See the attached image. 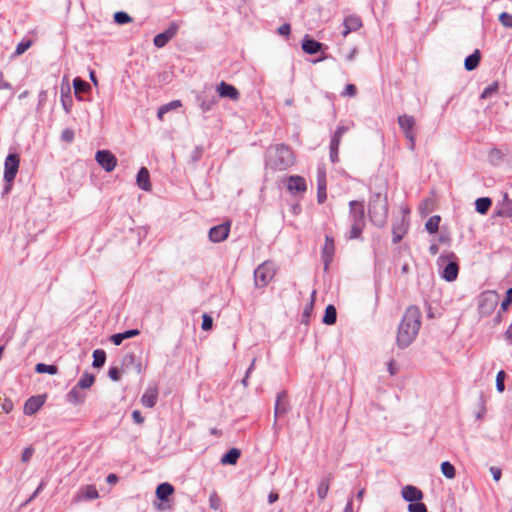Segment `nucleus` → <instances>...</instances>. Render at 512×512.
<instances>
[{"label": "nucleus", "mask_w": 512, "mask_h": 512, "mask_svg": "<svg viewBox=\"0 0 512 512\" xmlns=\"http://www.w3.org/2000/svg\"><path fill=\"white\" fill-rule=\"evenodd\" d=\"M421 327V311L417 306H409L400 322L397 333V344L401 348L410 345L418 335Z\"/></svg>", "instance_id": "obj_1"}, {"label": "nucleus", "mask_w": 512, "mask_h": 512, "mask_svg": "<svg viewBox=\"0 0 512 512\" xmlns=\"http://www.w3.org/2000/svg\"><path fill=\"white\" fill-rule=\"evenodd\" d=\"M368 211L371 221L377 226H383L387 220L388 215L386 196L380 193L373 195L369 202Z\"/></svg>", "instance_id": "obj_2"}, {"label": "nucleus", "mask_w": 512, "mask_h": 512, "mask_svg": "<svg viewBox=\"0 0 512 512\" xmlns=\"http://www.w3.org/2000/svg\"><path fill=\"white\" fill-rule=\"evenodd\" d=\"M350 218L352 221L351 229L348 234L349 239H358L365 227L364 205L359 201H350Z\"/></svg>", "instance_id": "obj_3"}, {"label": "nucleus", "mask_w": 512, "mask_h": 512, "mask_svg": "<svg viewBox=\"0 0 512 512\" xmlns=\"http://www.w3.org/2000/svg\"><path fill=\"white\" fill-rule=\"evenodd\" d=\"M276 275L274 263L266 261L260 264L254 271V283L256 287H266Z\"/></svg>", "instance_id": "obj_4"}, {"label": "nucleus", "mask_w": 512, "mask_h": 512, "mask_svg": "<svg viewBox=\"0 0 512 512\" xmlns=\"http://www.w3.org/2000/svg\"><path fill=\"white\" fill-rule=\"evenodd\" d=\"M293 163L294 156L290 148L283 144L277 145L275 148V156L271 160L272 167L277 170H285L292 166Z\"/></svg>", "instance_id": "obj_5"}, {"label": "nucleus", "mask_w": 512, "mask_h": 512, "mask_svg": "<svg viewBox=\"0 0 512 512\" xmlns=\"http://www.w3.org/2000/svg\"><path fill=\"white\" fill-rule=\"evenodd\" d=\"M398 124L404 133L406 139L409 141V149H415V139H416V120L413 116L403 114L398 117Z\"/></svg>", "instance_id": "obj_6"}, {"label": "nucleus", "mask_w": 512, "mask_h": 512, "mask_svg": "<svg viewBox=\"0 0 512 512\" xmlns=\"http://www.w3.org/2000/svg\"><path fill=\"white\" fill-rule=\"evenodd\" d=\"M499 295L494 291H486L481 294L479 300V313L482 316L490 315L498 305Z\"/></svg>", "instance_id": "obj_7"}, {"label": "nucleus", "mask_w": 512, "mask_h": 512, "mask_svg": "<svg viewBox=\"0 0 512 512\" xmlns=\"http://www.w3.org/2000/svg\"><path fill=\"white\" fill-rule=\"evenodd\" d=\"M20 165V157L17 154H9L5 159L4 179L12 183L16 177Z\"/></svg>", "instance_id": "obj_8"}, {"label": "nucleus", "mask_w": 512, "mask_h": 512, "mask_svg": "<svg viewBox=\"0 0 512 512\" xmlns=\"http://www.w3.org/2000/svg\"><path fill=\"white\" fill-rule=\"evenodd\" d=\"M95 159L106 172L113 171L117 166V158L109 150L97 151Z\"/></svg>", "instance_id": "obj_9"}, {"label": "nucleus", "mask_w": 512, "mask_h": 512, "mask_svg": "<svg viewBox=\"0 0 512 512\" xmlns=\"http://www.w3.org/2000/svg\"><path fill=\"white\" fill-rule=\"evenodd\" d=\"M348 131V127L339 126L334 132L330 143V159L333 163L339 161V147L342 136Z\"/></svg>", "instance_id": "obj_10"}, {"label": "nucleus", "mask_w": 512, "mask_h": 512, "mask_svg": "<svg viewBox=\"0 0 512 512\" xmlns=\"http://www.w3.org/2000/svg\"><path fill=\"white\" fill-rule=\"evenodd\" d=\"M230 227V222H225L212 227L208 234L210 241L213 243H219L227 239Z\"/></svg>", "instance_id": "obj_11"}, {"label": "nucleus", "mask_w": 512, "mask_h": 512, "mask_svg": "<svg viewBox=\"0 0 512 512\" xmlns=\"http://www.w3.org/2000/svg\"><path fill=\"white\" fill-rule=\"evenodd\" d=\"M216 91L221 98H228L233 101H237L240 96L239 91L236 87L224 81H221L217 85Z\"/></svg>", "instance_id": "obj_12"}, {"label": "nucleus", "mask_w": 512, "mask_h": 512, "mask_svg": "<svg viewBox=\"0 0 512 512\" xmlns=\"http://www.w3.org/2000/svg\"><path fill=\"white\" fill-rule=\"evenodd\" d=\"M45 403V396H32L26 400L24 404V414L33 415L35 414Z\"/></svg>", "instance_id": "obj_13"}, {"label": "nucleus", "mask_w": 512, "mask_h": 512, "mask_svg": "<svg viewBox=\"0 0 512 512\" xmlns=\"http://www.w3.org/2000/svg\"><path fill=\"white\" fill-rule=\"evenodd\" d=\"M326 187V172L324 169H320L317 174V201L319 204L324 203L327 198Z\"/></svg>", "instance_id": "obj_14"}, {"label": "nucleus", "mask_w": 512, "mask_h": 512, "mask_svg": "<svg viewBox=\"0 0 512 512\" xmlns=\"http://www.w3.org/2000/svg\"><path fill=\"white\" fill-rule=\"evenodd\" d=\"M176 32L177 26L171 25L163 33H159L154 37V45L158 48L164 47L176 35Z\"/></svg>", "instance_id": "obj_15"}, {"label": "nucleus", "mask_w": 512, "mask_h": 512, "mask_svg": "<svg viewBox=\"0 0 512 512\" xmlns=\"http://www.w3.org/2000/svg\"><path fill=\"white\" fill-rule=\"evenodd\" d=\"M99 497L98 491L93 485H85L79 489L77 494L74 497L75 502H80L82 500H93Z\"/></svg>", "instance_id": "obj_16"}, {"label": "nucleus", "mask_w": 512, "mask_h": 512, "mask_svg": "<svg viewBox=\"0 0 512 512\" xmlns=\"http://www.w3.org/2000/svg\"><path fill=\"white\" fill-rule=\"evenodd\" d=\"M287 189L292 193L293 192L303 193L307 190V184L303 177L298 176V175H293L288 178Z\"/></svg>", "instance_id": "obj_17"}, {"label": "nucleus", "mask_w": 512, "mask_h": 512, "mask_svg": "<svg viewBox=\"0 0 512 512\" xmlns=\"http://www.w3.org/2000/svg\"><path fill=\"white\" fill-rule=\"evenodd\" d=\"M335 252V244L334 239L330 236L325 237V242L322 248V257L325 263V266L327 267L329 263L332 261V258L334 256Z\"/></svg>", "instance_id": "obj_18"}, {"label": "nucleus", "mask_w": 512, "mask_h": 512, "mask_svg": "<svg viewBox=\"0 0 512 512\" xmlns=\"http://www.w3.org/2000/svg\"><path fill=\"white\" fill-rule=\"evenodd\" d=\"M361 25L362 22L358 16H347L343 22L344 30L342 35L346 37L350 32L358 30Z\"/></svg>", "instance_id": "obj_19"}, {"label": "nucleus", "mask_w": 512, "mask_h": 512, "mask_svg": "<svg viewBox=\"0 0 512 512\" xmlns=\"http://www.w3.org/2000/svg\"><path fill=\"white\" fill-rule=\"evenodd\" d=\"M402 497L409 502L419 501L423 498V493L415 486L407 485L402 489Z\"/></svg>", "instance_id": "obj_20"}, {"label": "nucleus", "mask_w": 512, "mask_h": 512, "mask_svg": "<svg viewBox=\"0 0 512 512\" xmlns=\"http://www.w3.org/2000/svg\"><path fill=\"white\" fill-rule=\"evenodd\" d=\"M137 185L144 191H150L152 186L147 168L142 167L137 173Z\"/></svg>", "instance_id": "obj_21"}, {"label": "nucleus", "mask_w": 512, "mask_h": 512, "mask_svg": "<svg viewBox=\"0 0 512 512\" xmlns=\"http://www.w3.org/2000/svg\"><path fill=\"white\" fill-rule=\"evenodd\" d=\"M158 398V391L156 388H149L141 397V404L148 408H153L156 405Z\"/></svg>", "instance_id": "obj_22"}, {"label": "nucleus", "mask_w": 512, "mask_h": 512, "mask_svg": "<svg viewBox=\"0 0 512 512\" xmlns=\"http://www.w3.org/2000/svg\"><path fill=\"white\" fill-rule=\"evenodd\" d=\"M322 48V43L305 37L302 42V49L306 54L312 55L318 53Z\"/></svg>", "instance_id": "obj_23"}, {"label": "nucleus", "mask_w": 512, "mask_h": 512, "mask_svg": "<svg viewBox=\"0 0 512 512\" xmlns=\"http://www.w3.org/2000/svg\"><path fill=\"white\" fill-rule=\"evenodd\" d=\"M458 272H459L458 264L456 262H449L443 270L442 277L446 281L451 282L457 278Z\"/></svg>", "instance_id": "obj_24"}, {"label": "nucleus", "mask_w": 512, "mask_h": 512, "mask_svg": "<svg viewBox=\"0 0 512 512\" xmlns=\"http://www.w3.org/2000/svg\"><path fill=\"white\" fill-rule=\"evenodd\" d=\"M481 54L478 49H476L471 55H469L464 62L465 69L468 71H472L476 69L480 63Z\"/></svg>", "instance_id": "obj_25"}, {"label": "nucleus", "mask_w": 512, "mask_h": 512, "mask_svg": "<svg viewBox=\"0 0 512 512\" xmlns=\"http://www.w3.org/2000/svg\"><path fill=\"white\" fill-rule=\"evenodd\" d=\"M288 403L286 400V393L282 392L278 395L275 403V417H279L287 412Z\"/></svg>", "instance_id": "obj_26"}, {"label": "nucleus", "mask_w": 512, "mask_h": 512, "mask_svg": "<svg viewBox=\"0 0 512 512\" xmlns=\"http://www.w3.org/2000/svg\"><path fill=\"white\" fill-rule=\"evenodd\" d=\"M174 493V487L170 483H162L156 489V496L160 500H167Z\"/></svg>", "instance_id": "obj_27"}, {"label": "nucleus", "mask_w": 512, "mask_h": 512, "mask_svg": "<svg viewBox=\"0 0 512 512\" xmlns=\"http://www.w3.org/2000/svg\"><path fill=\"white\" fill-rule=\"evenodd\" d=\"M139 330L137 329H133V330H127L123 333H117V334H114L111 336V341L115 344V345H120L125 339H128V338H131V337H134V336H137L139 335Z\"/></svg>", "instance_id": "obj_28"}, {"label": "nucleus", "mask_w": 512, "mask_h": 512, "mask_svg": "<svg viewBox=\"0 0 512 512\" xmlns=\"http://www.w3.org/2000/svg\"><path fill=\"white\" fill-rule=\"evenodd\" d=\"M85 395L81 392V388L78 386L73 387L67 394V400L72 404L83 403Z\"/></svg>", "instance_id": "obj_29"}, {"label": "nucleus", "mask_w": 512, "mask_h": 512, "mask_svg": "<svg viewBox=\"0 0 512 512\" xmlns=\"http://www.w3.org/2000/svg\"><path fill=\"white\" fill-rule=\"evenodd\" d=\"M241 452L237 448H231L221 459L222 464L235 465L239 459Z\"/></svg>", "instance_id": "obj_30"}, {"label": "nucleus", "mask_w": 512, "mask_h": 512, "mask_svg": "<svg viewBox=\"0 0 512 512\" xmlns=\"http://www.w3.org/2000/svg\"><path fill=\"white\" fill-rule=\"evenodd\" d=\"M337 319V311L333 305H328L325 309V313L323 316V323L326 325H333L336 323Z\"/></svg>", "instance_id": "obj_31"}, {"label": "nucleus", "mask_w": 512, "mask_h": 512, "mask_svg": "<svg viewBox=\"0 0 512 512\" xmlns=\"http://www.w3.org/2000/svg\"><path fill=\"white\" fill-rule=\"evenodd\" d=\"M492 205V201L488 197L478 198L475 201L476 211L480 214H486Z\"/></svg>", "instance_id": "obj_32"}, {"label": "nucleus", "mask_w": 512, "mask_h": 512, "mask_svg": "<svg viewBox=\"0 0 512 512\" xmlns=\"http://www.w3.org/2000/svg\"><path fill=\"white\" fill-rule=\"evenodd\" d=\"M407 230V223H405L404 219L401 221L400 224H394L393 226V242L398 243L403 238L404 234Z\"/></svg>", "instance_id": "obj_33"}, {"label": "nucleus", "mask_w": 512, "mask_h": 512, "mask_svg": "<svg viewBox=\"0 0 512 512\" xmlns=\"http://www.w3.org/2000/svg\"><path fill=\"white\" fill-rule=\"evenodd\" d=\"M330 482H331L330 477H325L319 483V486L317 488V494L321 500H324L326 498L328 491H329Z\"/></svg>", "instance_id": "obj_34"}, {"label": "nucleus", "mask_w": 512, "mask_h": 512, "mask_svg": "<svg viewBox=\"0 0 512 512\" xmlns=\"http://www.w3.org/2000/svg\"><path fill=\"white\" fill-rule=\"evenodd\" d=\"M315 297H316V291L313 290L312 294H311V299H310L309 303L305 306L304 311H303V315H302V321L305 324H308V322H309V317H310V315H311V313L313 311V308H314Z\"/></svg>", "instance_id": "obj_35"}, {"label": "nucleus", "mask_w": 512, "mask_h": 512, "mask_svg": "<svg viewBox=\"0 0 512 512\" xmlns=\"http://www.w3.org/2000/svg\"><path fill=\"white\" fill-rule=\"evenodd\" d=\"M440 221H441V218L438 215H434V216L430 217L425 224L426 230L430 234H435L439 229Z\"/></svg>", "instance_id": "obj_36"}, {"label": "nucleus", "mask_w": 512, "mask_h": 512, "mask_svg": "<svg viewBox=\"0 0 512 512\" xmlns=\"http://www.w3.org/2000/svg\"><path fill=\"white\" fill-rule=\"evenodd\" d=\"M105 360H106V353L104 350L96 349L93 352V363H92L93 367H95V368L102 367L105 363Z\"/></svg>", "instance_id": "obj_37"}, {"label": "nucleus", "mask_w": 512, "mask_h": 512, "mask_svg": "<svg viewBox=\"0 0 512 512\" xmlns=\"http://www.w3.org/2000/svg\"><path fill=\"white\" fill-rule=\"evenodd\" d=\"M94 381L95 377L92 374L86 373L81 377L76 386L81 389H88L94 384Z\"/></svg>", "instance_id": "obj_38"}, {"label": "nucleus", "mask_w": 512, "mask_h": 512, "mask_svg": "<svg viewBox=\"0 0 512 512\" xmlns=\"http://www.w3.org/2000/svg\"><path fill=\"white\" fill-rule=\"evenodd\" d=\"M441 472L448 479H453V478H455V475H456L454 466L448 461L442 462Z\"/></svg>", "instance_id": "obj_39"}, {"label": "nucleus", "mask_w": 512, "mask_h": 512, "mask_svg": "<svg viewBox=\"0 0 512 512\" xmlns=\"http://www.w3.org/2000/svg\"><path fill=\"white\" fill-rule=\"evenodd\" d=\"M38 373H48L54 375L58 372V368L55 365H47L44 363H38L35 367Z\"/></svg>", "instance_id": "obj_40"}, {"label": "nucleus", "mask_w": 512, "mask_h": 512, "mask_svg": "<svg viewBox=\"0 0 512 512\" xmlns=\"http://www.w3.org/2000/svg\"><path fill=\"white\" fill-rule=\"evenodd\" d=\"M73 87H74L75 93H79V92L84 93L90 89V85L79 77H77L73 80Z\"/></svg>", "instance_id": "obj_41"}, {"label": "nucleus", "mask_w": 512, "mask_h": 512, "mask_svg": "<svg viewBox=\"0 0 512 512\" xmlns=\"http://www.w3.org/2000/svg\"><path fill=\"white\" fill-rule=\"evenodd\" d=\"M209 506L213 510H219L221 507V499L216 492H212L209 496Z\"/></svg>", "instance_id": "obj_42"}, {"label": "nucleus", "mask_w": 512, "mask_h": 512, "mask_svg": "<svg viewBox=\"0 0 512 512\" xmlns=\"http://www.w3.org/2000/svg\"><path fill=\"white\" fill-rule=\"evenodd\" d=\"M497 91H498V83L494 82L484 89V91L481 94V98L482 99L490 98Z\"/></svg>", "instance_id": "obj_43"}, {"label": "nucleus", "mask_w": 512, "mask_h": 512, "mask_svg": "<svg viewBox=\"0 0 512 512\" xmlns=\"http://www.w3.org/2000/svg\"><path fill=\"white\" fill-rule=\"evenodd\" d=\"M114 20L118 24H126L132 21L131 17L126 12H116Z\"/></svg>", "instance_id": "obj_44"}, {"label": "nucleus", "mask_w": 512, "mask_h": 512, "mask_svg": "<svg viewBox=\"0 0 512 512\" xmlns=\"http://www.w3.org/2000/svg\"><path fill=\"white\" fill-rule=\"evenodd\" d=\"M505 377H506V374L503 370L499 371L497 373V376H496V388L497 390L501 393L504 391L505 389V384H504V381H505Z\"/></svg>", "instance_id": "obj_45"}, {"label": "nucleus", "mask_w": 512, "mask_h": 512, "mask_svg": "<svg viewBox=\"0 0 512 512\" xmlns=\"http://www.w3.org/2000/svg\"><path fill=\"white\" fill-rule=\"evenodd\" d=\"M499 21L500 23L506 27V28H512V15L507 13V12H503L499 15Z\"/></svg>", "instance_id": "obj_46"}, {"label": "nucleus", "mask_w": 512, "mask_h": 512, "mask_svg": "<svg viewBox=\"0 0 512 512\" xmlns=\"http://www.w3.org/2000/svg\"><path fill=\"white\" fill-rule=\"evenodd\" d=\"M31 45H32L31 40H26V41L20 42L16 47L15 54L17 56L22 55L26 50H28L31 47Z\"/></svg>", "instance_id": "obj_47"}, {"label": "nucleus", "mask_w": 512, "mask_h": 512, "mask_svg": "<svg viewBox=\"0 0 512 512\" xmlns=\"http://www.w3.org/2000/svg\"><path fill=\"white\" fill-rule=\"evenodd\" d=\"M408 511L409 512H427V507L424 503H421V502L410 503L408 505Z\"/></svg>", "instance_id": "obj_48"}, {"label": "nucleus", "mask_w": 512, "mask_h": 512, "mask_svg": "<svg viewBox=\"0 0 512 512\" xmlns=\"http://www.w3.org/2000/svg\"><path fill=\"white\" fill-rule=\"evenodd\" d=\"M511 303H512V287L509 288L506 292V296L501 303V310L506 311L508 309V307L511 305Z\"/></svg>", "instance_id": "obj_49"}, {"label": "nucleus", "mask_w": 512, "mask_h": 512, "mask_svg": "<svg viewBox=\"0 0 512 512\" xmlns=\"http://www.w3.org/2000/svg\"><path fill=\"white\" fill-rule=\"evenodd\" d=\"M213 319L208 314H203L202 316V329L208 331L212 328Z\"/></svg>", "instance_id": "obj_50"}, {"label": "nucleus", "mask_w": 512, "mask_h": 512, "mask_svg": "<svg viewBox=\"0 0 512 512\" xmlns=\"http://www.w3.org/2000/svg\"><path fill=\"white\" fill-rule=\"evenodd\" d=\"M61 138L66 143H71L74 140V131L71 129H64L62 131Z\"/></svg>", "instance_id": "obj_51"}, {"label": "nucleus", "mask_w": 512, "mask_h": 512, "mask_svg": "<svg viewBox=\"0 0 512 512\" xmlns=\"http://www.w3.org/2000/svg\"><path fill=\"white\" fill-rule=\"evenodd\" d=\"M433 204H434L433 200L426 199V200L423 201L422 206H421L420 209H421V211L424 214H428V213H430L433 210Z\"/></svg>", "instance_id": "obj_52"}, {"label": "nucleus", "mask_w": 512, "mask_h": 512, "mask_svg": "<svg viewBox=\"0 0 512 512\" xmlns=\"http://www.w3.org/2000/svg\"><path fill=\"white\" fill-rule=\"evenodd\" d=\"M33 454H34V448H32V447L25 448L22 453V456H21L22 462L23 463L29 462L30 459L32 458Z\"/></svg>", "instance_id": "obj_53"}, {"label": "nucleus", "mask_w": 512, "mask_h": 512, "mask_svg": "<svg viewBox=\"0 0 512 512\" xmlns=\"http://www.w3.org/2000/svg\"><path fill=\"white\" fill-rule=\"evenodd\" d=\"M357 94V88L354 84H347L343 96L354 97Z\"/></svg>", "instance_id": "obj_54"}, {"label": "nucleus", "mask_w": 512, "mask_h": 512, "mask_svg": "<svg viewBox=\"0 0 512 512\" xmlns=\"http://www.w3.org/2000/svg\"><path fill=\"white\" fill-rule=\"evenodd\" d=\"M108 375L113 381H119L120 379V372L117 367H111L108 371Z\"/></svg>", "instance_id": "obj_55"}, {"label": "nucleus", "mask_w": 512, "mask_h": 512, "mask_svg": "<svg viewBox=\"0 0 512 512\" xmlns=\"http://www.w3.org/2000/svg\"><path fill=\"white\" fill-rule=\"evenodd\" d=\"M290 31L291 27L288 23H285L278 28V33L282 36H288L290 34Z\"/></svg>", "instance_id": "obj_56"}, {"label": "nucleus", "mask_w": 512, "mask_h": 512, "mask_svg": "<svg viewBox=\"0 0 512 512\" xmlns=\"http://www.w3.org/2000/svg\"><path fill=\"white\" fill-rule=\"evenodd\" d=\"M132 418L137 424H142L144 422V417L141 415L139 410L133 411Z\"/></svg>", "instance_id": "obj_57"}, {"label": "nucleus", "mask_w": 512, "mask_h": 512, "mask_svg": "<svg viewBox=\"0 0 512 512\" xmlns=\"http://www.w3.org/2000/svg\"><path fill=\"white\" fill-rule=\"evenodd\" d=\"M182 103L180 100H174L166 105H163L162 107H167V112L172 110V109H176L178 107H181Z\"/></svg>", "instance_id": "obj_58"}, {"label": "nucleus", "mask_w": 512, "mask_h": 512, "mask_svg": "<svg viewBox=\"0 0 512 512\" xmlns=\"http://www.w3.org/2000/svg\"><path fill=\"white\" fill-rule=\"evenodd\" d=\"M504 201H505V203H504L505 210L509 214H511L512 213V200L509 199L507 193L504 195Z\"/></svg>", "instance_id": "obj_59"}, {"label": "nucleus", "mask_w": 512, "mask_h": 512, "mask_svg": "<svg viewBox=\"0 0 512 512\" xmlns=\"http://www.w3.org/2000/svg\"><path fill=\"white\" fill-rule=\"evenodd\" d=\"M11 89V85L4 79L3 73L0 71V90Z\"/></svg>", "instance_id": "obj_60"}, {"label": "nucleus", "mask_w": 512, "mask_h": 512, "mask_svg": "<svg viewBox=\"0 0 512 512\" xmlns=\"http://www.w3.org/2000/svg\"><path fill=\"white\" fill-rule=\"evenodd\" d=\"M504 338L506 339V341L512 344V323L508 326L507 330L505 331Z\"/></svg>", "instance_id": "obj_61"}, {"label": "nucleus", "mask_w": 512, "mask_h": 512, "mask_svg": "<svg viewBox=\"0 0 512 512\" xmlns=\"http://www.w3.org/2000/svg\"><path fill=\"white\" fill-rule=\"evenodd\" d=\"M491 473H492L493 479L495 481H499L500 480V478H501V470L499 468L492 467L491 468Z\"/></svg>", "instance_id": "obj_62"}, {"label": "nucleus", "mask_w": 512, "mask_h": 512, "mask_svg": "<svg viewBox=\"0 0 512 512\" xmlns=\"http://www.w3.org/2000/svg\"><path fill=\"white\" fill-rule=\"evenodd\" d=\"M13 409V403L10 400H5L3 404V410L9 413Z\"/></svg>", "instance_id": "obj_63"}, {"label": "nucleus", "mask_w": 512, "mask_h": 512, "mask_svg": "<svg viewBox=\"0 0 512 512\" xmlns=\"http://www.w3.org/2000/svg\"><path fill=\"white\" fill-rule=\"evenodd\" d=\"M388 371H389L390 375H394L397 372V369L395 368V362L393 360H391L388 363Z\"/></svg>", "instance_id": "obj_64"}]
</instances>
